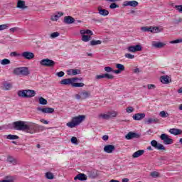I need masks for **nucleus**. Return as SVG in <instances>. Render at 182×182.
Here are the masks:
<instances>
[{
  "instance_id": "obj_42",
  "label": "nucleus",
  "mask_w": 182,
  "mask_h": 182,
  "mask_svg": "<svg viewBox=\"0 0 182 182\" xmlns=\"http://www.w3.org/2000/svg\"><path fill=\"white\" fill-rule=\"evenodd\" d=\"M116 68L118 69V70H120L121 72H124L125 68L124 65L120 63L116 64Z\"/></svg>"
},
{
  "instance_id": "obj_34",
  "label": "nucleus",
  "mask_w": 182,
  "mask_h": 182,
  "mask_svg": "<svg viewBox=\"0 0 182 182\" xmlns=\"http://www.w3.org/2000/svg\"><path fill=\"white\" fill-rule=\"evenodd\" d=\"M82 35V42H89L90 39H92V36H87L86 34H81Z\"/></svg>"
},
{
  "instance_id": "obj_27",
  "label": "nucleus",
  "mask_w": 182,
  "mask_h": 182,
  "mask_svg": "<svg viewBox=\"0 0 182 182\" xmlns=\"http://www.w3.org/2000/svg\"><path fill=\"white\" fill-rule=\"evenodd\" d=\"M152 46H154V48H157L158 49H161V48H164V46H166V43H164L162 42L154 41L152 43Z\"/></svg>"
},
{
  "instance_id": "obj_37",
  "label": "nucleus",
  "mask_w": 182,
  "mask_h": 182,
  "mask_svg": "<svg viewBox=\"0 0 182 182\" xmlns=\"http://www.w3.org/2000/svg\"><path fill=\"white\" fill-rule=\"evenodd\" d=\"M46 178L48 180H53V178H55V176L53 175V173L52 172H46Z\"/></svg>"
},
{
  "instance_id": "obj_47",
  "label": "nucleus",
  "mask_w": 182,
  "mask_h": 182,
  "mask_svg": "<svg viewBox=\"0 0 182 182\" xmlns=\"http://www.w3.org/2000/svg\"><path fill=\"white\" fill-rule=\"evenodd\" d=\"M60 33L59 32H54L50 34L51 39H55V38H58Z\"/></svg>"
},
{
  "instance_id": "obj_24",
  "label": "nucleus",
  "mask_w": 182,
  "mask_h": 182,
  "mask_svg": "<svg viewBox=\"0 0 182 182\" xmlns=\"http://www.w3.org/2000/svg\"><path fill=\"white\" fill-rule=\"evenodd\" d=\"M60 85H71V86H73V82L72 80V78H65V79H63L60 82Z\"/></svg>"
},
{
  "instance_id": "obj_39",
  "label": "nucleus",
  "mask_w": 182,
  "mask_h": 182,
  "mask_svg": "<svg viewBox=\"0 0 182 182\" xmlns=\"http://www.w3.org/2000/svg\"><path fill=\"white\" fill-rule=\"evenodd\" d=\"M150 176L153 178H157L160 177V173L154 171H152L150 173Z\"/></svg>"
},
{
  "instance_id": "obj_2",
  "label": "nucleus",
  "mask_w": 182,
  "mask_h": 182,
  "mask_svg": "<svg viewBox=\"0 0 182 182\" xmlns=\"http://www.w3.org/2000/svg\"><path fill=\"white\" fill-rule=\"evenodd\" d=\"M85 117H86L85 115H79L77 117H74L72 118L70 122H68L66 124V126L68 127H70V129H73V127H76V126H79V124H80L82 120H85Z\"/></svg>"
},
{
  "instance_id": "obj_1",
  "label": "nucleus",
  "mask_w": 182,
  "mask_h": 182,
  "mask_svg": "<svg viewBox=\"0 0 182 182\" xmlns=\"http://www.w3.org/2000/svg\"><path fill=\"white\" fill-rule=\"evenodd\" d=\"M15 130H21L22 132H26L30 134H33L39 130L43 129V126L31 122L17 121L13 124Z\"/></svg>"
},
{
  "instance_id": "obj_33",
  "label": "nucleus",
  "mask_w": 182,
  "mask_h": 182,
  "mask_svg": "<svg viewBox=\"0 0 182 182\" xmlns=\"http://www.w3.org/2000/svg\"><path fill=\"white\" fill-rule=\"evenodd\" d=\"M98 119H103V120H109V119H110L109 112L107 114H100V115H98Z\"/></svg>"
},
{
  "instance_id": "obj_23",
  "label": "nucleus",
  "mask_w": 182,
  "mask_h": 182,
  "mask_svg": "<svg viewBox=\"0 0 182 182\" xmlns=\"http://www.w3.org/2000/svg\"><path fill=\"white\" fill-rule=\"evenodd\" d=\"M98 14H100L102 16H107L109 15V11L102 9V7L99 6L97 8Z\"/></svg>"
},
{
  "instance_id": "obj_7",
  "label": "nucleus",
  "mask_w": 182,
  "mask_h": 182,
  "mask_svg": "<svg viewBox=\"0 0 182 182\" xmlns=\"http://www.w3.org/2000/svg\"><path fill=\"white\" fill-rule=\"evenodd\" d=\"M21 57L26 60H32V59H35V54L30 51H23L21 54Z\"/></svg>"
},
{
  "instance_id": "obj_59",
  "label": "nucleus",
  "mask_w": 182,
  "mask_h": 182,
  "mask_svg": "<svg viewBox=\"0 0 182 182\" xmlns=\"http://www.w3.org/2000/svg\"><path fill=\"white\" fill-rule=\"evenodd\" d=\"M71 143L73 144H77V138L73 136L71 138Z\"/></svg>"
},
{
  "instance_id": "obj_19",
  "label": "nucleus",
  "mask_w": 182,
  "mask_h": 182,
  "mask_svg": "<svg viewBox=\"0 0 182 182\" xmlns=\"http://www.w3.org/2000/svg\"><path fill=\"white\" fill-rule=\"evenodd\" d=\"M114 145H106L104 147V151H105V153H108V154H112L113 153V151H114Z\"/></svg>"
},
{
  "instance_id": "obj_60",
  "label": "nucleus",
  "mask_w": 182,
  "mask_h": 182,
  "mask_svg": "<svg viewBox=\"0 0 182 182\" xmlns=\"http://www.w3.org/2000/svg\"><path fill=\"white\" fill-rule=\"evenodd\" d=\"M96 79H105V74L102 75H97L96 76Z\"/></svg>"
},
{
  "instance_id": "obj_63",
  "label": "nucleus",
  "mask_w": 182,
  "mask_h": 182,
  "mask_svg": "<svg viewBox=\"0 0 182 182\" xmlns=\"http://www.w3.org/2000/svg\"><path fill=\"white\" fill-rule=\"evenodd\" d=\"M11 56H21V54L16 52H12L11 53Z\"/></svg>"
},
{
  "instance_id": "obj_61",
  "label": "nucleus",
  "mask_w": 182,
  "mask_h": 182,
  "mask_svg": "<svg viewBox=\"0 0 182 182\" xmlns=\"http://www.w3.org/2000/svg\"><path fill=\"white\" fill-rule=\"evenodd\" d=\"M75 98H76L77 100H80V99H82V94H81V92H80V94L75 95Z\"/></svg>"
},
{
  "instance_id": "obj_28",
  "label": "nucleus",
  "mask_w": 182,
  "mask_h": 182,
  "mask_svg": "<svg viewBox=\"0 0 182 182\" xmlns=\"http://www.w3.org/2000/svg\"><path fill=\"white\" fill-rule=\"evenodd\" d=\"M60 16H63V12H58L57 14H54L51 16L50 19L53 21H56L59 20V18H60Z\"/></svg>"
},
{
  "instance_id": "obj_21",
  "label": "nucleus",
  "mask_w": 182,
  "mask_h": 182,
  "mask_svg": "<svg viewBox=\"0 0 182 182\" xmlns=\"http://www.w3.org/2000/svg\"><path fill=\"white\" fill-rule=\"evenodd\" d=\"M16 7L18 8L19 9H28V6L25 5V1L23 0H18Z\"/></svg>"
},
{
  "instance_id": "obj_50",
  "label": "nucleus",
  "mask_w": 182,
  "mask_h": 182,
  "mask_svg": "<svg viewBox=\"0 0 182 182\" xmlns=\"http://www.w3.org/2000/svg\"><path fill=\"white\" fill-rule=\"evenodd\" d=\"M124 56L127 58V59H134V55L133 54L126 53Z\"/></svg>"
},
{
  "instance_id": "obj_9",
  "label": "nucleus",
  "mask_w": 182,
  "mask_h": 182,
  "mask_svg": "<svg viewBox=\"0 0 182 182\" xmlns=\"http://www.w3.org/2000/svg\"><path fill=\"white\" fill-rule=\"evenodd\" d=\"M161 140H163L164 144H173V139L170 138V136L166 134H162L160 136Z\"/></svg>"
},
{
  "instance_id": "obj_16",
  "label": "nucleus",
  "mask_w": 182,
  "mask_h": 182,
  "mask_svg": "<svg viewBox=\"0 0 182 182\" xmlns=\"http://www.w3.org/2000/svg\"><path fill=\"white\" fill-rule=\"evenodd\" d=\"M146 117V114L144 113H136L133 115L132 119L134 120H142V119H144Z\"/></svg>"
},
{
  "instance_id": "obj_3",
  "label": "nucleus",
  "mask_w": 182,
  "mask_h": 182,
  "mask_svg": "<svg viewBox=\"0 0 182 182\" xmlns=\"http://www.w3.org/2000/svg\"><path fill=\"white\" fill-rule=\"evenodd\" d=\"M36 95V92L33 90H19L18 92V96L19 97H26L27 99H29L31 97H34V96Z\"/></svg>"
},
{
  "instance_id": "obj_4",
  "label": "nucleus",
  "mask_w": 182,
  "mask_h": 182,
  "mask_svg": "<svg viewBox=\"0 0 182 182\" xmlns=\"http://www.w3.org/2000/svg\"><path fill=\"white\" fill-rule=\"evenodd\" d=\"M14 75H16L17 76H28L29 75V68L28 67H19L16 68L13 70Z\"/></svg>"
},
{
  "instance_id": "obj_58",
  "label": "nucleus",
  "mask_w": 182,
  "mask_h": 182,
  "mask_svg": "<svg viewBox=\"0 0 182 182\" xmlns=\"http://www.w3.org/2000/svg\"><path fill=\"white\" fill-rule=\"evenodd\" d=\"M73 80V83H75V82H81V80H82V78H79V77H73L71 78Z\"/></svg>"
},
{
  "instance_id": "obj_44",
  "label": "nucleus",
  "mask_w": 182,
  "mask_h": 182,
  "mask_svg": "<svg viewBox=\"0 0 182 182\" xmlns=\"http://www.w3.org/2000/svg\"><path fill=\"white\" fill-rule=\"evenodd\" d=\"M108 114L109 116V119H112V117H116L117 116V112H109Z\"/></svg>"
},
{
  "instance_id": "obj_54",
  "label": "nucleus",
  "mask_w": 182,
  "mask_h": 182,
  "mask_svg": "<svg viewBox=\"0 0 182 182\" xmlns=\"http://www.w3.org/2000/svg\"><path fill=\"white\" fill-rule=\"evenodd\" d=\"M10 32H11V33H14V32H16L18 31H19V27H14L9 29Z\"/></svg>"
},
{
  "instance_id": "obj_49",
  "label": "nucleus",
  "mask_w": 182,
  "mask_h": 182,
  "mask_svg": "<svg viewBox=\"0 0 182 182\" xmlns=\"http://www.w3.org/2000/svg\"><path fill=\"white\" fill-rule=\"evenodd\" d=\"M181 22H182V18L179 17L174 20L173 23H175V25H178V23H181Z\"/></svg>"
},
{
  "instance_id": "obj_26",
  "label": "nucleus",
  "mask_w": 182,
  "mask_h": 182,
  "mask_svg": "<svg viewBox=\"0 0 182 182\" xmlns=\"http://www.w3.org/2000/svg\"><path fill=\"white\" fill-rule=\"evenodd\" d=\"M12 89V83L5 81L3 82L2 90H11Z\"/></svg>"
},
{
  "instance_id": "obj_46",
  "label": "nucleus",
  "mask_w": 182,
  "mask_h": 182,
  "mask_svg": "<svg viewBox=\"0 0 182 182\" xmlns=\"http://www.w3.org/2000/svg\"><path fill=\"white\" fill-rule=\"evenodd\" d=\"M9 63H11V60L6 58L3 59L1 62V65H9Z\"/></svg>"
},
{
  "instance_id": "obj_5",
  "label": "nucleus",
  "mask_w": 182,
  "mask_h": 182,
  "mask_svg": "<svg viewBox=\"0 0 182 182\" xmlns=\"http://www.w3.org/2000/svg\"><path fill=\"white\" fill-rule=\"evenodd\" d=\"M141 31H142V32H151V33H159L161 32V30H160L159 27H151V26L141 27Z\"/></svg>"
},
{
  "instance_id": "obj_52",
  "label": "nucleus",
  "mask_w": 182,
  "mask_h": 182,
  "mask_svg": "<svg viewBox=\"0 0 182 182\" xmlns=\"http://www.w3.org/2000/svg\"><path fill=\"white\" fill-rule=\"evenodd\" d=\"M126 112L127 113H133V112H134V109L133 107H129L126 109Z\"/></svg>"
},
{
  "instance_id": "obj_43",
  "label": "nucleus",
  "mask_w": 182,
  "mask_h": 182,
  "mask_svg": "<svg viewBox=\"0 0 182 182\" xmlns=\"http://www.w3.org/2000/svg\"><path fill=\"white\" fill-rule=\"evenodd\" d=\"M159 116L163 119H166V117H168V114L166 111H161L159 113Z\"/></svg>"
},
{
  "instance_id": "obj_8",
  "label": "nucleus",
  "mask_w": 182,
  "mask_h": 182,
  "mask_svg": "<svg viewBox=\"0 0 182 182\" xmlns=\"http://www.w3.org/2000/svg\"><path fill=\"white\" fill-rule=\"evenodd\" d=\"M126 49L127 52H131L132 53H136V52H141L143 48L140 45H136V46H129Z\"/></svg>"
},
{
  "instance_id": "obj_36",
  "label": "nucleus",
  "mask_w": 182,
  "mask_h": 182,
  "mask_svg": "<svg viewBox=\"0 0 182 182\" xmlns=\"http://www.w3.org/2000/svg\"><path fill=\"white\" fill-rule=\"evenodd\" d=\"M38 102L40 105H48V100H46V99L43 98V97H40L38 98Z\"/></svg>"
},
{
  "instance_id": "obj_40",
  "label": "nucleus",
  "mask_w": 182,
  "mask_h": 182,
  "mask_svg": "<svg viewBox=\"0 0 182 182\" xmlns=\"http://www.w3.org/2000/svg\"><path fill=\"white\" fill-rule=\"evenodd\" d=\"M85 86V83L83 82H73V87H83Z\"/></svg>"
},
{
  "instance_id": "obj_20",
  "label": "nucleus",
  "mask_w": 182,
  "mask_h": 182,
  "mask_svg": "<svg viewBox=\"0 0 182 182\" xmlns=\"http://www.w3.org/2000/svg\"><path fill=\"white\" fill-rule=\"evenodd\" d=\"M64 23L67 25H70L75 22V18L70 16H65L63 20Z\"/></svg>"
},
{
  "instance_id": "obj_51",
  "label": "nucleus",
  "mask_w": 182,
  "mask_h": 182,
  "mask_svg": "<svg viewBox=\"0 0 182 182\" xmlns=\"http://www.w3.org/2000/svg\"><path fill=\"white\" fill-rule=\"evenodd\" d=\"M116 8H119V5L116 4V3H112L109 5L110 9H116Z\"/></svg>"
},
{
  "instance_id": "obj_14",
  "label": "nucleus",
  "mask_w": 182,
  "mask_h": 182,
  "mask_svg": "<svg viewBox=\"0 0 182 182\" xmlns=\"http://www.w3.org/2000/svg\"><path fill=\"white\" fill-rule=\"evenodd\" d=\"M68 76H76V75H80L81 71L79 69H70L67 71Z\"/></svg>"
},
{
  "instance_id": "obj_55",
  "label": "nucleus",
  "mask_w": 182,
  "mask_h": 182,
  "mask_svg": "<svg viewBox=\"0 0 182 182\" xmlns=\"http://www.w3.org/2000/svg\"><path fill=\"white\" fill-rule=\"evenodd\" d=\"M104 70L108 73H110V72H113V68L112 67H105Z\"/></svg>"
},
{
  "instance_id": "obj_12",
  "label": "nucleus",
  "mask_w": 182,
  "mask_h": 182,
  "mask_svg": "<svg viewBox=\"0 0 182 182\" xmlns=\"http://www.w3.org/2000/svg\"><path fill=\"white\" fill-rule=\"evenodd\" d=\"M87 174L90 178H96L99 176V171L96 169L87 171Z\"/></svg>"
},
{
  "instance_id": "obj_48",
  "label": "nucleus",
  "mask_w": 182,
  "mask_h": 182,
  "mask_svg": "<svg viewBox=\"0 0 182 182\" xmlns=\"http://www.w3.org/2000/svg\"><path fill=\"white\" fill-rule=\"evenodd\" d=\"M104 78L114 79V76H113L112 75L108 74V73H105V74H104Z\"/></svg>"
},
{
  "instance_id": "obj_15",
  "label": "nucleus",
  "mask_w": 182,
  "mask_h": 182,
  "mask_svg": "<svg viewBox=\"0 0 182 182\" xmlns=\"http://www.w3.org/2000/svg\"><path fill=\"white\" fill-rule=\"evenodd\" d=\"M80 93H81V97L82 100L89 99V97H92V93L90 92V91L83 90Z\"/></svg>"
},
{
  "instance_id": "obj_62",
  "label": "nucleus",
  "mask_w": 182,
  "mask_h": 182,
  "mask_svg": "<svg viewBox=\"0 0 182 182\" xmlns=\"http://www.w3.org/2000/svg\"><path fill=\"white\" fill-rule=\"evenodd\" d=\"M40 122L41 123H43V124H49V122H48L46 119H40Z\"/></svg>"
},
{
  "instance_id": "obj_45",
  "label": "nucleus",
  "mask_w": 182,
  "mask_h": 182,
  "mask_svg": "<svg viewBox=\"0 0 182 182\" xmlns=\"http://www.w3.org/2000/svg\"><path fill=\"white\" fill-rule=\"evenodd\" d=\"M9 28V24H1L0 25V31H5Z\"/></svg>"
},
{
  "instance_id": "obj_6",
  "label": "nucleus",
  "mask_w": 182,
  "mask_h": 182,
  "mask_svg": "<svg viewBox=\"0 0 182 182\" xmlns=\"http://www.w3.org/2000/svg\"><path fill=\"white\" fill-rule=\"evenodd\" d=\"M40 64L41 66H45L46 68H53V66L55 65V63L53 60L47 58L41 60L40 61Z\"/></svg>"
},
{
  "instance_id": "obj_41",
  "label": "nucleus",
  "mask_w": 182,
  "mask_h": 182,
  "mask_svg": "<svg viewBox=\"0 0 182 182\" xmlns=\"http://www.w3.org/2000/svg\"><path fill=\"white\" fill-rule=\"evenodd\" d=\"M172 6H173V8L176 9V11H178V12H179L180 14H182V5H174V4H172Z\"/></svg>"
},
{
  "instance_id": "obj_17",
  "label": "nucleus",
  "mask_w": 182,
  "mask_h": 182,
  "mask_svg": "<svg viewBox=\"0 0 182 182\" xmlns=\"http://www.w3.org/2000/svg\"><path fill=\"white\" fill-rule=\"evenodd\" d=\"M139 5V2L136 1H124L123 6H133L134 8Z\"/></svg>"
},
{
  "instance_id": "obj_64",
  "label": "nucleus",
  "mask_w": 182,
  "mask_h": 182,
  "mask_svg": "<svg viewBox=\"0 0 182 182\" xmlns=\"http://www.w3.org/2000/svg\"><path fill=\"white\" fill-rule=\"evenodd\" d=\"M113 73H116L117 75H119V73H122V71L120 70H112Z\"/></svg>"
},
{
  "instance_id": "obj_56",
  "label": "nucleus",
  "mask_w": 182,
  "mask_h": 182,
  "mask_svg": "<svg viewBox=\"0 0 182 182\" xmlns=\"http://www.w3.org/2000/svg\"><path fill=\"white\" fill-rule=\"evenodd\" d=\"M56 76H58V77H63V76H65V73L63 71H60L56 73Z\"/></svg>"
},
{
  "instance_id": "obj_29",
  "label": "nucleus",
  "mask_w": 182,
  "mask_h": 182,
  "mask_svg": "<svg viewBox=\"0 0 182 182\" xmlns=\"http://www.w3.org/2000/svg\"><path fill=\"white\" fill-rule=\"evenodd\" d=\"M159 119L157 118H148L145 120V124H151V123H158Z\"/></svg>"
},
{
  "instance_id": "obj_22",
  "label": "nucleus",
  "mask_w": 182,
  "mask_h": 182,
  "mask_svg": "<svg viewBox=\"0 0 182 182\" xmlns=\"http://www.w3.org/2000/svg\"><path fill=\"white\" fill-rule=\"evenodd\" d=\"M144 154V150L140 149V150L136 151V152H134L132 154V158L137 159L139 157H141V156H143Z\"/></svg>"
},
{
  "instance_id": "obj_32",
  "label": "nucleus",
  "mask_w": 182,
  "mask_h": 182,
  "mask_svg": "<svg viewBox=\"0 0 182 182\" xmlns=\"http://www.w3.org/2000/svg\"><path fill=\"white\" fill-rule=\"evenodd\" d=\"M161 83H164V85H168V83H170V81L168 80V76H167V75L161 76Z\"/></svg>"
},
{
  "instance_id": "obj_31",
  "label": "nucleus",
  "mask_w": 182,
  "mask_h": 182,
  "mask_svg": "<svg viewBox=\"0 0 182 182\" xmlns=\"http://www.w3.org/2000/svg\"><path fill=\"white\" fill-rule=\"evenodd\" d=\"M80 33L81 35H90V36H92L93 35V31L89 29L80 30Z\"/></svg>"
},
{
  "instance_id": "obj_13",
  "label": "nucleus",
  "mask_w": 182,
  "mask_h": 182,
  "mask_svg": "<svg viewBox=\"0 0 182 182\" xmlns=\"http://www.w3.org/2000/svg\"><path fill=\"white\" fill-rule=\"evenodd\" d=\"M38 112H41L42 113H53L55 112V109L53 108L50 107H46V108H42V107H37Z\"/></svg>"
},
{
  "instance_id": "obj_10",
  "label": "nucleus",
  "mask_w": 182,
  "mask_h": 182,
  "mask_svg": "<svg viewBox=\"0 0 182 182\" xmlns=\"http://www.w3.org/2000/svg\"><path fill=\"white\" fill-rule=\"evenodd\" d=\"M151 145L152 146V147H154V149H156L157 150H166V147H164V145L159 144L156 140H152L151 141Z\"/></svg>"
},
{
  "instance_id": "obj_57",
  "label": "nucleus",
  "mask_w": 182,
  "mask_h": 182,
  "mask_svg": "<svg viewBox=\"0 0 182 182\" xmlns=\"http://www.w3.org/2000/svg\"><path fill=\"white\" fill-rule=\"evenodd\" d=\"M149 90H153L156 88V86L154 84H149L147 85Z\"/></svg>"
},
{
  "instance_id": "obj_11",
  "label": "nucleus",
  "mask_w": 182,
  "mask_h": 182,
  "mask_svg": "<svg viewBox=\"0 0 182 182\" xmlns=\"http://www.w3.org/2000/svg\"><path fill=\"white\" fill-rule=\"evenodd\" d=\"M140 137V134L136 132H129L126 136L125 139L127 140H132V139H139Z\"/></svg>"
},
{
  "instance_id": "obj_18",
  "label": "nucleus",
  "mask_w": 182,
  "mask_h": 182,
  "mask_svg": "<svg viewBox=\"0 0 182 182\" xmlns=\"http://www.w3.org/2000/svg\"><path fill=\"white\" fill-rule=\"evenodd\" d=\"M74 180H79L80 181H86L87 176L85 173H79L75 178Z\"/></svg>"
},
{
  "instance_id": "obj_53",
  "label": "nucleus",
  "mask_w": 182,
  "mask_h": 182,
  "mask_svg": "<svg viewBox=\"0 0 182 182\" xmlns=\"http://www.w3.org/2000/svg\"><path fill=\"white\" fill-rule=\"evenodd\" d=\"M182 43V38L176 39L175 41H170V43L174 44V43Z\"/></svg>"
},
{
  "instance_id": "obj_30",
  "label": "nucleus",
  "mask_w": 182,
  "mask_h": 182,
  "mask_svg": "<svg viewBox=\"0 0 182 182\" xmlns=\"http://www.w3.org/2000/svg\"><path fill=\"white\" fill-rule=\"evenodd\" d=\"M7 161L9 163H11L14 166H16V164H18V161L11 156H7Z\"/></svg>"
},
{
  "instance_id": "obj_35",
  "label": "nucleus",
  "mask_w": 182,
  "mask_h": 182,
  "mask_svg": "<svg viewBox=\"0 0 182 182\" xmlns=\"http://www.w3.org/2000/svg\"><path fill=\"white\" fill-rule=\"evenodd\" d=\"M91 46H96V45H102V41L100 40H92L90 42Z\"/></svg>"
},
{
  "instance_id": "obj_38",
  "label": "nucleus",
  "mask_w": 182,
  "mask_h": 182,
  "mask_svg": "<svg viewBox=\"0 0 182 182\" xmlns=\"http://www.w3.org/2000/svg\"><path fill=\"white\" fill-rule=\"evenodd\" d=\"M6 139H8V140H18L19 136L17 135L9 134L7 135Z\"/></svg>"
},
{
  "instance_id": "obj_25",
  "label": "nucleus",
  "mask_w": 182,
  "mask_h": 182,
  "mask_svg": "<svg viewBox=\"0 0 182 182\" xmlns=\"http://www.w3.org/2000/svg\"><path fill=\"white\" fill-rule=\"evenodd\" d=\"M169 133H171V134H173L174 136H178L182 134V130L173 128L169 130Z\"/></svg>"
}]
</instances>
